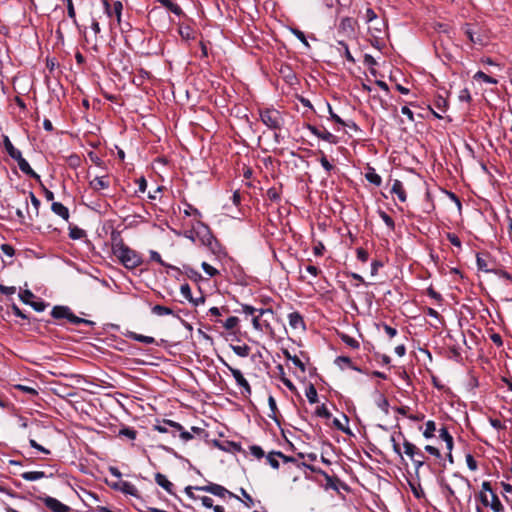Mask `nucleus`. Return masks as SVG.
<instances>
[{"instance_id":"obj_1","label":"nucleus","mask_w":512,"mask_h":512,"mask_svg":"<svg viewBox=\"0 0 512 512\" xmlns=\"http://www.w3.org/2000/svg\"><path fill=\"white\" fill-rule=\"evenodd\" d=\"M111 248L113 255L127 269H134L142 264L141 255L128 247L119 233L113 232L111 235Z\"/></svg>"},{"instance_id":"obj_2","label":"nucleus","mask_w":512,"mask_h":512,"mask_svg":"<svg viewBox=\"0 0 512 512\" xmlns=\"http://www.w3.org/2000/svg\"><path fill=\"white\" fill-rule=\"evenodd\" d=\"M262 123L269 129L277 131L284 125V118L280 111L274 108H264L259 111Z\"/></svg>"},{"instance_id":"obj_3","label":"nucleus","mask_w":512,"mask_h":512,"mask_svg":"<svg viewBox=\"0 0 512 512\" xmlns=\"http://www.w3.org/2000/svg\"><path fill=\"white\" fill-rule=\"evenodd\" d=\"M222 364L231 372L233 375L237 385L242 389L241 393L247 397L252 393L251 386L248 381L243 376L242 372L239 369L233 368L230 366L225 360L221 359Z\"/></svg>"},{"instance_id":"obj_4","label":"nucleus","mask_w":512,"mask_h":512,"mask_svg":"<svg viewBox=\"0 0 512 512\" xmlns=\"http://www.w3.org/2000/svg\"><path fill=\"white\" fill-rule=\"evenodd\" d=\"M273 310L270 308H260L258 315H254L252 319V324L254 329L263 332L264 330H271L270 321L267 318H263L265 315H270L273 317Z\"/></svg>"},{"instance_id":"obj_5","label":"nucleus","mask_w":512,"mask_h":512,"mask_svg":"<svg viewBox=\"0 0 512 512\" xmlns=\"http://www.w3.org/2000/svg\"><path fill=\"white\" fill-rule=\"evenodd\" d=\"M195 489L209 492V493H211L215 496H218L220 498L229 497V498H236L237 500H240V498L238 496H236L235 494H233L232 492L227 490L225 487H223L219 484H216V483H209L206 486L196 487Z\"/></svg>"},{"instance_id":"obj_6","label":"nucleus","mask_w":512,"mask_h":512,"mask_svg":"<svg viewBox=\"0 0 512 512\" xmlns=\"http://www.w3.org/2000/svg\"><path fill=\"white\" fill-rule=\"evenodd\" d=\"M41 500L44 505L52 512H72V509L68 505L62 503L54 497L45 496Z\"/></svg>"},{"instance_id":"obj_7","label":"nucleus","mask_w":512,"mask_h":512,"mask_svg":"<svg viewBox=\"0 0 512 512\" xmlns=\"http://www.w3.org/2000/svg\"><path fill=\"white\" fill-rule=\"evenodd\" d=\"M28 198H30V200H31L32 209L27 210V217H28V221L32 222L34 220V218L38 217V215H39V209H40L41 203H40V200L34 195L33 192H29L28 196L24 200V204L26 205V207H28Z\"/></svg>"},{"instance_id":"obj_8","label":"nucleus","mask_w":512,"mask_h":512,"mask_svg":"<svg viewBox=\"0 0 512 512\" xmlns=\"http://www.w3.org/2000/svg\"><path fill=\"white\" fill-rule=\"evenodd\" d=\"M103 5L105 8V12L109 17L115 16L117 23H121V16H122V10L123 5L120 1H115L113 3V7L110 6L109 2L107 0L103 1Z\"/></svg>"},{"instance_id":"obj_9","label":"nucleus","mask_w":512,"mask_h":512,"mask_svg":"<svg viewBox=\"0 0 512 512\" xmlns=\"http://www.w3.org/2000/svg\"><path fill=\"white\" fill-rule=\"evenodd\" d=\"M165 424H169L170 428L172 429V435L175 437L176 433H179L180 438L187 442L193 438V435L186 431L184 427L175 421L172 420H165Z\"/></svg>"},{"instance_id":"obj_10","label":"nucleus","mask_w":512,"mask_h":512,"mask_svg":"<svg viewBox=\"0 0 512 512\" xmlns=\"http://www.w3.org/2000/svg\"><path fill=\"white\" fill-rule=\"evenodd\" d=\"M308 130L316 137H318L328 143L336 144L338 141L337 137L326 129L320 130L313 125H308Z\"/></svg>"},{"instance_id":"obj_11","label":"nucleus","mask_w":512,"mask_h":512,"mask_svg":"<svg viewBox=\"0 0 512 512\" xmlns=\"http://www.w3.org/2000/svg\"><path fill=\"white\" fill-rule=\"evenodd\" d=\"M15 161H17L19 169L26 175L39 179L40 176L31 168L29 163L22 157V154L20 155V158H15Z\"/></svg>"},{"instance_id":"obj_12","label":"nucleus","mask_w":512,"mask_h":512,"mask_svg":"<svg viewBox=\"0 0 512 512\" xmlns=\"http://www.w3.org/2000/svg\"><path fill=\"white\" fill-rule=\"evenodd\" d=\"M155 482L161 486L167 493L173 495L174 491V485L172 482H170L167 477L161 473L155 474Z\"/></svg>"},{"instance_id":"obj_13","label":"nucleus","mask_w":512,"mask_h":512,"mask_svg":"<svg viewBox=\"0 0 512 512\" xmlns=\"http://www.w3.org/2000/svg\"><path fill=\"white\" fill-rule=\"evenodd\" d=\"M89 186L95 192H99L100 190L107 189L110 186V183L106 177H95L89 182Z\"/></svg>"},{"instance_id":"obj_14","label":"nucleus","mask_w":512,"mask_h":512,"mask_svg":"<svg viewBox=\"0 0 512 512\" xmlns=\"http://www.w3.org/2000/svg\"><path fill=\"white\" fill-rule=\"evenodd\" d=\"M391 193L397 195L398 199L401 202H405L406 201V198H407L406 192H405L403 183L400 180L395 179L393 181L392 187H391Z\"/></svg>"},{"instance_id":"obj_15","label":"nucleus","mask_w":512,"mask_h":512,"mask_svg":"<svg viewBox=\"0 0 512 512\" xmlns=\"http://www.w3.org/2000/svg\"><path fill=\"white\" fill-rule=\"evenodd\" d=\"M3 146L7 154L12 158H20L22 154L20 150L16 149L7 135H3Z\"/></svg>"},{"instance_id":"obj_16","label":"nucleus","mask_w":512,"mask_h":512,"mask_svg":"<svg viewBox=\"0 0 512 512\" xmlns=\"http://www.w3.org/2000/svg\"><path fill=\"white\" fill-rule=\"evenodd\" d=\"M51 210H52L53 213H55L56 215L60 216L64 220L67 221L69 219V210L62 203H60V202H53L52 205H51Z\"/></svg>"},{"instance_id":"obj_17","label":"nucleus","mask_w":512,"mask_h":512,"mask_svg":"<svg viewBox=\"0 0 512 512\" xmlns=\"http://www.w3.org/2000/svg\"><path fill=\"white\" fill-rule=\"evenodd\" d=\"M403 447L405 454L410 458L415 456H421V458H424V454L413 443L404 440Z\"/></svg>"},{"instance_id":"obj_18","label":"nucleus","mask_w":512,"mask_h":512,"mask_svg":"<svg viewBox=\"0 0 512 512\" xmlns=\"http://www.w3.org/2000/svg\"><path fill=\"white\" fill-rule=\"evenodd\" d=\"M289 325L293 329L304 328L303 317L298 312H292L288 315Z\"/></svg>"},{"instance_id":"obj_19","label":"nucleus","mask_w":512,"mask_h":512,"mask_svg":"<svg viewBox=\"0 0 512 512\" xmlns=\"http://www.w3.org/2000/svg\"><path fill=\"white\" fill-rule=\"evenodd\" d=\"M70 311H71V309L67 306H55L51 311V315L55 319L65 318L68 320Z\"/></svg>"},{"instance_id":"obj_20","label":"nucleus","mask_w":512,"mask_h":512,"mask_svg":"<svg viewBox=\"0 0 512 512\" xmlns=\"http://www.w3.org/2000/svg\"><path fill=\"white\" fill-rule=\"evenodd\" d=\"M439 437H440V439H442L445 442L447 450L448 451H452V449H453V437L448 432L446 427H442L439 430Z\"/></svg>"},{"instance_id":"obj_21","label":"nucleus","mask_w":512,"mask_h":512,"mask_svg":"<svg viewBox=\"0 0 512 512\" xmlns=\"http://www.w3.org/2000/svg\"><path fill=\"white\" fill-rule=\"evenodd\" d=\"M157 2L177 16H180L183 13L181 7L171 0H157Z\"/></svg>"},{"instance_id":"obj_22","label":"nucleus","mask_w":512,"mask_h":512,"mask_svg":"<svg viewBox=\"0 0 512 512\" xmlns=\"http://www.w3.org/2000/svg\"><path fill=\"white\" fill-rule=\"evenodd\" d=\"M21 477L27 481H36L46 477L43 471H27L21 474Z\"/></svg>"},{"instance_id":"obj_23","label":"nucleus","mask_w":512,"mask_h":512,"mask_svg":"<svg viewBox=\"0 0 512 512\" xmlns=\"http://www.w3.org/2000/svg\"><path fill=\"white\" fill-rule=\"evenodd\" d=\"M319 473L325 478V488L326 489H333L338 490L337 483L339 480L337 478H333L332 476L328 475L325 471L319 470Z\"/></svg>"},{"instance_id":"obj_24","label":"nucleus","mask_w":512,"mask_h":512,"mask_svg":"<svg viewBox=\"0 0 512 512\" xmlns=\"http://www.w3.org/2000/svg\"><path fill=\"white\" fill-rule=\"evenodd\" d=\"M365 177H366L367 181H369L370 183H372L376 186H380L382 183L381 176L375 172L374 168H369L367 173L365 174Z\"/></svg>"},{"instance_id":"obj_25","label":"nucleus","mask_w":512,"mask_h":512,"mask_svg":"<svg viewBox=\"0 0 512 512\" xmlns=\"http://www.w3.org/2000/svg\"><path fill=\"white\" fill-rule=\"evenodd\" d=\"M488 507H490L493 512H503L504 511V506L501 503L499 497L495 493H492L491 501H489Z\"/></svg>"},{"instance_id":"obj_26","label":"nucleus","mask_w":512,"mask_h":512,"mask_svg":"<svg viewBox=\"0 0 512 512\" xmlns=\"http://www.w3.org/2000/svg\"><path fill=\"white\" fill-rule=\"evenodd\" d=\"M199 225L202 228V232H201L202 233V237H201L202 243L205 245H210L212 242L213 236H212L208 226H206L202 222H199Z\"/></svg>"},{"instance_id":"obj_27","label":"nucleus","mask_w":512,"mask_h":512,"mask_svg":"<svg viewBox=\"0 0 512 512\" xmlns=\"http://www.w3.org/2000/svg\"><path fill=\"white\" fill-rule=\"evenodd\" d=\"M130 338L135 340V341H138V342H141V343H144V344H148V345L155 343V339L153 337L145 336V335L138 334V333H135V332L130 333Z\"/></svg>"},{"instance_id":"obj_28","label":"nucleus","mask_w":512,"mask_h":512,"mask_svg":"<svg viewBox=\"0 0 512 512\" xmlns=\"http://www.w3.org/2000/svg\"><path fill=\"white\" fill-rule=\"evenodd\" d=\"M152 313L157 316L173 315V310L163 305H155L152 307Z\"/></svg>"},{"instance_id":"obj_29","label":"nucleus","mask_w":512,"mask_h":512,"mask_svg":"<svg viewBox=\"0 0 512 512\" xmlns=\"http://www.w3.org/2000/svg\"><path fill=\"white\" fill-rule=\"evenodd\" d=\"M435 431H436V424H435V422L432 421V420H429L425 424V430L423 432V436L426 439L433 438Z\"/></svg>"},{"instance_id":"obj_30","label":"nucleus","mask_w":512,"mask_h":512,"mask_svg":"<svg viewBox=\"0 0 512 512\" xmlns=\"http://www.w3.org/2000/svg\"><path fill=\"white\" fill-rule=\"evenodd\" d=\"M440 486L447 499L455 498V490L449 483H447L444 480H441Z\"/></svg>"},{"instance_id":"obj_31","label":"nucleus","mask_w":512,"mask_h":512,"mask_svg":"<svg viewBox=\"0 0 512 512\" xmlns=\"http://www.w3.org/2000/svg\"><path fill=\"white\" fill-rule=\"evenodd\" d=\"M305 395L310 403H316L318 401L317 390L313 384H310L305 391Z\"/></svg>"},{"instance_id":"obj_32","label":"nucleus","mask_w":512,"mask_h":512,"mask_svg":"<svg viewBox=\"0 0 512 512\" xmlns=\"http://www.w3.org/2000/svg\"><path fill=\"white\" fill-rule=\"evenodd\" d=\"M121 490L125 494H129V495H132V496H136L137 492H138L136 486L134 484H132L131 482H128V481H124V482L121 483Z\"/></svg>"},{"instance_id":"obj_33","label":"nucleus","mask_w":512,"mask_h":512,"mask_svg":"<svg viewBox=\"0 0 512 512\" xmlns=\"http://www.w3.org/2000/svg\"><path fill=\"white\" fill-rule=\"evenodd\" d=\"M277 457H284V454L281 452H271L267 455L266 459L268 463L273 467L274 469L279 468V462L276 459Z\"/></svg>"},{"instance_id":"obj_34","label":"nucleus","mask_w":512,"mask_h":512,"mask_svg":"<svg viewBox=\"0 0 512 512\" xmlns=\"http://www.w3.org/2000/svg\"><path fill=\"white\" fill-rule=\"evenodd\" d=\"M85 231L77 226L69 227V237L74 240L82 239Z\"/></svg>"},{"instance_id":"obj_35","label":"nucleus","mask_w":512,"mask_h":512,"mask_svg":"<svg viewBox=\"0 0 512 512\" xmlns=\"http://www.w3.org/2000/svg\"><path fill=\"white\" fill-rule=\"evenodd\" d=\"M68 321L75 325H78V324L94 325L93 321L80 318V317L76 316L75 314H73L72 311H70Z\"/></svg>"},{"instance_id":"obj_36","label":"nucleus","mask_w":512,"mask_h":512,"mask_svg":"<svg viewBox=\"0 0 512 512\" xmlns=\"http://www.w3.org/2000/svg\"><path fill=\"white\" fill-rule=\"evenodd\" d=\"M267 197L273 202H278L281 199V192L276 187H271L267 190Z\"/></svg>"},{"instance_id":"obj_37","label":"nucleus","mask_w":512,"mask_h":512,"mask_svg":"<svg viewBox=\"0 0 512 512\" xmlns=\"http://www.w3.org/2000/svg\"><path fill=\"white\" fill-rule=\"evenodd\" d=\"M376 405L378 406V408H380L382 411L388 414L389 402L384 395L378 394V397L376 399Z\"/></svg>"},{"instance_id":"obj_38","label":"nucleus","mask_w":512,"mask_h":512,"mask_svg":"<svg viewBox=\"0 0 512 512\" xmlns=\"http://www.w3.org/2000/svg\"><path fill=\"white\" fill-rule=\"evenodd\" d=\"M474 78L477 79V80H482L483 82L488 83V84H497V80L495 78L485 74L482 71H478L474 75Z\"/></svg>"},{"instance_id":"obj_39","label":"nucleus","mask_w":512,"mask_h":512,"mask_svg":"<svg viewBox=\"0 0 512 512\" xmlns=\"http://www.w3.org/2000/svg\"><path fill=\"white\" fill-rule=\"evenodd\" d=\"M64 2L66 3V6H67L68 17L73 21L74 24H76L77 19H76V12H75L73 1L72 0H64Z\"/></svg>"},{"instance_id":"obj_40","label":"nucleus","mask_w":512,"mask_h":512,"mask_svg":"<svg viewBox=\"0 0 512 512\" xmlns=\"http://www.w3.org/2000/svg\"><path fill=\"white\" fill-rule=\"evenodd\" d=\"M341 340L346 345H348L349 347H351L353 349H357L360 346L359 342L356 339H354L353 337H350L349 335H346V334L341 335Z\"/></svg>"},{"instance_id":"obj_41","label":"nucleus","mask_w":512,"mask_h":512,"mask_svg":"<svg viewBox=\"0 0 512 512\" xmlns=\"http://www.w3.org/2000/svg\"><path fill=\"white\" fill-rule=\"evenodd\" d=\"M232 350L234 353L240 357H247L250 352V348L247 345L242 346H232Z\"/></svg>"},{"instance_id":"obj_42","label":"nucleus","mask_w":512,"mask_h":512,"mask_svg":"<svg viewBox=\"0 0 512 512\" xmlns=\"http://www.w3.org/2000/svg\"><path fill=\"white\" fill-rule=\"evenodd\" d=\"M239 323V319L235 316L228 317L225 322H223V327L227 330L234 329Z\"/></svg>"},{"instance_id":"obj_43","label":"nucleus","mask_w":512,"mask_h":512,"mask_svg":"<svg viewBox=\"0 0 512 512\" xmlns=\"http://www.w3.org/2000/svg\"><path fill=\"white\" fill-rule=\"evenodd\" d=\"M379 216L390 230H394V228H395L394 220L386 212L379 211Z\"/></svg>"},{"instance_id":"obj_44","label":"nucleus","mask_w":512,"mask_h":512,"mask_svg":"<svg viewBox=\"0 0 512 512\" xmlns=\"http://www.w3.org/2000/svg\"><path fill=\"white\" fill-rule=\"evenodd\" d=\"M180 292L186 300L193 301L191 288H190L189 284H187V283L182 284L180 287Z\"/></svg>"},{"instance_id":"obj_45","label":"nucleus","mask_w":512,"mask_h":512,"mask_svg":"<svg viewBox=\"0 0 512 512\" xmlns=\"http://www.w3.org/2000/svg\"><path fill=\"white\" fill-rule=\"evenodd\" d=\"M150 259L152 261H155V262L159 263L162 266L169 267V268H174L173 266L166 264L162 260L161 255L157 251H154V250L150 251Z\"/></svg>"},{"instance_id":"obj_46","label":"nucleus","mask_w":512,"mask_h":512,"mask_svg":"<svg viewBox=\"0 0 512 512\" xmlns=\"http://www.w3.org/2000/svg\"><path fill=\"white\" fill-rule=\"evenodd\" d=\"M137 432L129 427H125L119 431L120 436H125L129 438L130 440H134L136 438Z\"/></svg>"},{"instance_id":"obj_47","label":"nucleus","mask_w":512,"mask_h":512,"mask_svg":"<svg viewBox=\"0 0 512 512\" xmlns=\"http://www.w3.org/2000/svg\"><path fill=\"white\" fill-rule=\"evenodd\" d=\"M268 404H269V408L271 410V414H269V417L276 420V413H277L278 409H277L276 401H275L274 397L271 395L268 398Z\"/></svg>"},{"instance_id":"obj_48","label":"nucleus","mask_w":512,"mask_h":512,"mask_svg":"<svg viewBox=\"0 0 512 512\" xmlns=\"http://www.w3.org/2000/svg\"><path fill=\"white\" fill-rule=\"evenodd\" d=\"M316 415L325 419H329L331 417V413L328 410V408L322 404L321 406L317 407L316 409Z\"/></svg>"},{"instance_id":"obj_49","label":"nucleus","mask_w":512,"mask_h":512,"mask_svg":"<svg viewBox=\"0 0 512 512\" xmlns=\"http://www.w3.org/2000/svg\"><path fill=\"white\" fill-rule=\"evenodd\" d=\"M185 206H186V208L184 209V214L186 216L195 215V216L201 217V212L197 208H195L193 205L186 203Z\"/></svg>"},{"instance_id":"obj_50","label":"nucleus","mask_w":512,"mask_h":512,"mask_svg":"<svg viewBox=\"0 0 512 512\" xmlns=\"http://www.w3.org/2000/svg\"><path fill=\"white\" fill-rule=\"evenodd\" d=\"M201 266H202V269L204 270V272L210 277H213L219 273L216 268H214L207 262H203Z\"/></svg>"},{"instance_id":"obj_51","label":"nucleus","mask_w":512,"mask_h":512,"mask_svg":"<svg viewBox=\"0 0 512 512\" xmlns=\"http://www.w3.org/2000/svg\"><path fill=\"white\" fill-rule=\"evenodd\" d=\"M466 464L471 471H475L478 468L477 461L471 454L466 455Z\"/></svg>"},{"instance_id":"obj_52","label":"nucleus","mask_w":512,"mask_h":512,"mask_svg":"<svg viewBox=\"0 0 512 512\" xmlns=\"http://www.w3.org/2000/svg\"><path fill=\"white\" fill-rule=\"evenodd\" d=\"M292 33H293V34H294V35H295V36H296V37H297V38H298V39H299V40H300V41H301V42H302L306 47H309V46H310V45H309V43H308V41H307V39H306L305 34H304L302 31H300L299 29L294 28V29H292Z\"/></svg>"},{"instance_id":"obj_53","label":"nucleus","mask_w":512,"mask_h":512,"mask_svg":"<svg viewBox=\"0 0 512 512\" xmlns=\"http://www.w3.org/2000/svg\"><path fill=\"white\" fill-rule=\"evenodd\" d=\"M339 45H341L343 47L344 55H345V58L347 59V61L354 63L355 59L353 58L352 54L350 53L348 45L343 41H339Z\"/></svg>"},{"instance_id":"obj_54","label":"nucleus","mask_w":512,"mask_h":512,"mask_svg":"<svg viewBox=\"0 0 512 512\" xmlns=\"http://www.w3.org/2000/svg\"><path fill=\"white\" fill-rule=\"evenodd\" d=\"M250 452L253 456L260 459L264 456V451L260 446L253 445L250 447Z\"/></svg>"},{"instance_id":"obj_55","label":"nucleus","mask_w":512,"mask_h":512,"mask_svg":"<svg viewBox=\"0 0 512 512\" xmlns=\"http://www.w3.org/2000/svg\"><path fill=\"white\" fill-rule=\"evenodd\" d=\"M20 299L25 303V304H30L31 302V299L34 298V294L30 291V290H25L23 293H21L20 295Z\"/></svg>"},{"instance_id":"obj_56","label":"nucleus","mask_w":512,"mask_h":512,"mask_svg":"<svg viewBox=\"0 0 512 512\" xmlns=\"http://www.w3.org/2000/svg\"><path fill=\"white\" fill-rule=\"evenodd\" d=\"M357 259L361 262H366L368 260V252L363 248H357L356 250Z\"/></svg>"},{"instance_id":"obj_57","label":"nucleus","mask_w":512,"mask_h":512,"mask_svg":"<svg viewBox=\"0 0 512 512\" xmlns=\"http://www.w3.org/2000/svg\"><path fill=\"white\" fill-rule=\"evenodd\" d=\"M447 239L449 240V242L453 245V246H456L458 248L461 247V241L459 239V237L456 235V234H453V233H448L447 234Z\"/></svg>"},{"instance_id":"obj_58","label":"nucleus","mask_w":512,"mask_h":512,"mask_svg":"<svg viewBox=\"0 0 512 512\" xmlns=\"http://www.w3.org/2000/svg\"><path fill=\"white\" fill-rule=\"evenodd\" d=\"M29 305L37 312H42L46 308V304L43 301H31Z\"/></svg>"},{"instance_id":"obj_59","label":"nucleus","mask_w":512,"mask_h":512,"mask_svg":"<svg viewBox=\"0 0 512 512\" xmlns=\"http://www.w3.org/2000/svg\"><path fill=\"white\" fill-rule=\"evenodd\" d=\"M453 479L455 480V485L456 486H467L469 487V481L462 477V476H458L457 474H454L453 475Z\"/></svg>"},{"instance_id":"obj_60","label":"nucleus","mask_w":512,"mask_h":512,"mask_svg":"<svg viewBox=\"0 0 512 512\" xmlns=\"http://www.w3.org/2000/svg\"><path fill=\"white\" fill-rule=\"evenodd\" d=\"M336 363H338L339 365H341L342 363L355 369V370H358L357 368L353 367L352 365V362H351V359L347 356H339L337 357L336 359Z\"/></svg>"},{"instance_id":"obj_61","label":"nucleus","mask_w":512,"mask_h":512,"mask_svg":"<svg viewBox=\"0 0 512 512\" xmlns=\"http://www.w3.org/2000/svg\"><path fill=\"white\" fill-rule=\"evenodd\" d=\"M458 98L462 102H469L471 100V95H470L469 90L468 89L461 90Z\"/></svg>"},{"instance_id":"obj_62","label":"nucleus","mask_w":512,"mask_h":512,"mask_svg":"<svg viewBox=\"0 0 512 512\" xmlns=\"http://www.w3.org/2000/svg\"><path fill=\"white\" fill-rule=\"evenodd\" d=\"M321 166L326 170V172H330L333 169V165L327 160L325 155H322L320 158Z\"/></svg>"},{"instance_id":"obj_63","label":"nucleus","mask_w":512,"mask_h":512,"mask_svg":"<svg viewBox=\"0 0 512 512\" xmlns=\"http://www.w3.org/2000/svg\"><path fill=\"white\" fill-rule=\"evenodd\" d=\"M382 266H383V263L381 261L374 260L371 263V275L372 276L377 275L379 268L382 267Z\"/></svg>"},{"instance_id":"obj_64","label":"nucleus","mask_w":512,"mask_h":512,"mask_svg":"<svg viewBox=\"0 0 512 512\" xmlns=\"http://www.w3.org/2000/svg\"><path fill=\"white\" fill-rule=\"evenodd\" d=\"M242 312L245 313L246 315H254L255 313L259 312V309L254 308L253 306L250 305H242Z\"/></svg>"}]
</instances>
